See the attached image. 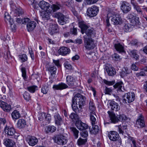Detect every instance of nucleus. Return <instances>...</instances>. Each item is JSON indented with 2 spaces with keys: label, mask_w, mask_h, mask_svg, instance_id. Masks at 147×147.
<instances>
[{
  "label": "nucleus",
  "mask_w": 147,
  "mask_h": 147,
  "mask_svg": "<svg viewBox=\"0 0 147 147\" xmlns=\"http://www.w3.org/2000/svg\"><path fill=\"white\" fill-rule=\"evenodd\" d=\"M90 131L91 134H96L99 131V127L97 125H92L91 128L89 129Z\"/></svg>",
  "instance_id": "473e14b6"
},
{
  "label": "nucleus",
  "mask_w": 147,
  "mask_h": 147,
  "mask_svg": "<svg viewBox=\"0 0 147 147\" xmlns=\"http://www.w3.org/2000/svg\"><path fill=\"white\" fill-rule=\"evenodd\" d=\"M87 141V139H83L81 138H79L77 140V143L79 146L84 145Z\"/></svg>",
  "instance_id": "ea45409f"
},
{
  "label": "nucleus",
  "mask_w": 147,
  "mask_h": 147,
  "mask_svg": "<svg viewBox=\"0 0 147 147\" xmlns=\"http://www.w3.org/2000/svg\"><path fill=\"white\" fill-rule=\"evenodd\" d=\"M98 0H86V2L88 4H91L95 3Z\"/></svg>",
  "instance_id": "774afa93"
},
{
  "label": "nucleus",
  "mask_w": 147,
  "mask_h": 147,
  "mask_svg": "<svg viewBox=\"0 0 147 147\" xmlns=\"http://www.w3.org/2000/svg\"><path fill=\"white\" fill-rule=\"evenodd\" d=\"M65 68L67 69L70 70L73 69V67L71 64L68 61L65 62L64 64Z\"/></svg>",
  "instance_id": "8fccbe9b"
},
{
  "label": "nucleus",
  "mask_w": 147,
  "mask_h": 147,
  "mask_svg": "<svg viewBox=\"0 0 147 147\" xmlns=\"http://www.w3.org/2000/svg\"><path fill=\"white\" fill-rule=\"evenodd\" d=\"M107 113L109 115V117L111 120H109L108 121H107V120H105L104 122V124L105 126H106L107 124H109L111 123H114L113 121H112V119H111V117H112L111 114H113V113L109 111H108Z\"/></svg>",
  "instance_id": "a18cd8bd"
},
{
  "label": "nucleus",
  "mask_w": 147,
  "mask_h": 147,
  "mask_svg": "<svg viewBox=\"0 0 147 147\" xmlns=\"http://www.w3.org/2000/svg\"><path fill=\"white\" fill-rule=\"evenodd\" d=\"M51 12V11H42L41 13V16H42V19L44 20H47L50 18V14Z\"/></svg>",
  "instance_id": "2f4dec72"
},
{
  "label": "nucleus",
  "mask_w": 147,
  "mask_h": 147,
  "mask_svg": "<svg viewBox=\"0 0 147 147\" xmlns=\"http://www.w3.org/2000/svg\"><path fill=\"white\" fill-rule=\"evenodd\" d=\"M21 71L22 72V76L24 79L25 80L26 79V73L25 69L24 67H22L21 69Z\"/></svg>",
  "instance_id": "bf43d9fd"
},
{
  "label": "nucleus",
  "mask_w": 147,
  "mask_h": 147,
  "mask_svg": "<svg viewBox=\"0 0 147 147\" xmlns=\"http://www.w3.org/2000/svg\"><path fill=\"white\" fill-rule=\"evenodd\" d=\"M3 144L7 147H13L15 144V143L11 140L5 139L3 140Z\"/></svg>",
  "instance_id": "bb28decb"
},
{
  "label": "nucleus",
  "mask_w": 147,
  "mask_h": 147,
  "mask_svg": "<svg viewBox=\"0 0 147 147\" xmlns=\"http://www.w3.org/2000/svg\"><path fill=\"white\" fill-rule=\"evenodd\" d=\"M120 8L122 12L125 13L129 12L131 9V6L126 1L122 2Z\"/></svg>",
  "instance_id": "f8f14e48"
},
{
  "label": "nucleus",
  "mask_w": 147,
  "mask_h": 147,
  "mask_svg": "<svg viewBox=\"0 0 147 147\" xmlns=\"http://www.w3.org/2000/svg\"><path fill=\"white\" fill-rule=\"evenodd\" d=\"M113 58L115 59L116 61H120L121 59L120 56L116 53H115L113 55Z\"/></svg>",
  "instance_id": "680f3d73"
},
{
  "label": "nucleus",
  "mask_w": 147,
  "mask_h": 147,
  "mask_svg": "<svg viewBox=\"0 0 147 147\" xmlns=\"http://www.w3.org/2000/svg\"><path fill=\"white\" fill-rule=\"evenodd\" d=\"M53 62L54 63L55 65L57 66L58 67H61V65L59 63V60H55L53 59Z\"/></svg>",
  "instance_id": "e2e57ef3"
},
{
  "label": "nucleus",
  "mask_w": 147,
  "mask_h": 147,
  "mask_svg": "<svg viewBox=\"0 0 147 147\" xmlns=\"http://www.w3.org/2000/svg\"><path fill=\"white\" fill-rule=\"evenodd\" d=\"M26 140L29 144L31 146L35 145L38 142L37 139L34 136H28Z\"/></svg>",
  "instance_id": "aec40b11"
},
{
  "label": "nucleus",
  "mask_w": 147,
  "mask_h": 147,
  "mask_svg": "<svg viewBox=\"0 0 147 147\" xmlns=\"http://www.w3.org/2000/svg\"><path fill=\"white\" fill-rule=\"evenodd\" d=\"M104 91L105 94L111 95L112 93V90L110 88L106 87L104 89Z\"/></svg>",
  "instance_id": "6e6d98bb"
},
{
  "label": "nucleus",
  "mask_w": 147,
  "mask_h": 147,
  "mask_svg": "<svg viewBox=\"0 0 147 147\" xmlns=\"http://www.w3.org/2000/svg\"><path fill=\"white\" fill-rule=\"evenodd\" d=\"M43 116L45 117V121H46V122L47 123L46 124L49 123L51 120V115L49 114H46L45 113H43Z\"/></svg>",
  "instance_id": "c03bdc74"
},
{
  "label": "nucleus",
  "mask_w": 147,
  "mask_h": 147,
  "mask_svg": "<svg viewBox=\"0 0 147 147\" xmlns=\"http://www.w3.org/2000/svg\"><path fill=\"white\" fill-rule=\"evenodd\" d=\"M130 22L131 24L134 27V26L139 25L140 23L139 18L136 17L134 18V19L131 20Z\"/></svg>",
  "instance_id": "a19ab883"
},
{
  "label": "nucleus",
  "mask_w": 147,
  "mask_h": 147,
  "mask_svg": "<svg viewBox=\"0 0 147 147\" xmlns=\"http://www.w3.org/2000/svg\"><path fill=\"white\" fill-rule=\"evenodd\" d=\"M76 125L77 128L80 130L86 129L88 127V126L87 124L80 120L76 121Z\"/></svg>",
  "instance_id": "412c9836"
},
{
  "label": "nucleus",
  "mask_w": 147,
  "mask_h": 147,
  "mask_svg": "<svg viewBox=\"0 0 147 147\" xmlns=\"http://www.w3.org/2000/svg\"><path fill=\"white\" fill-rule=\"evenodd\" d=\"M115 48L119 53L124 52V45L119 43L115 44L114 45Z\"/></svg>",
  "instance_id": "393cba45"
},
{
  "label": "nucleus",
  "mask_w": 147,
  "mask_h": 147,
  "mask_svg": "<svg viewBox=\"0 0 147 147\" xmlns=\"http://www.w3.org/2000/svg\"><path fill=\"white\" fill-rule=\"evenodd\" d=\"M11 116L12 119L16 121L21 117L20 111L19 110H15L11 113Z\"/></svg>",
  "instance_id": "5701e85b"
},
{
  "label": "nucleus",
  "mask_w": 147,
  "mask_h": 147,
  "mask_svg": "<svg viewBox=\"0 0 147 147\" xmlns=\"http://www.w3.org/2000/svg\"><path fill=\"white\" fill-rule=\"evenodd\" d=\"M4 130L7 136L10 138L17 139L20 136L19 134L17 132L15 129L12 127L6 125L4 128Z\"/></svg>",
  "instance_id": "7ed1b4c3"
},
{
  "label": "nucleus",
  "mask_w": 147,
  "mask_h": 147,
  "mask_svg": "<svg viewBox=\"0 0 147 147\" xmlns=\"http://www.w3.org/2000/svg\"><path fill=\"white\" fill-rule=\"evenodd\" d=\"M56 129L55 127L53 125L48 126L45 129V131L47 133H53L55 132Z\"/></svg>",
  "instance_id": "c9c22d12"
},
{
  "label": "nucleus",
  "mask_w": 147,
  "mask_h": 147,
  "mask_svg": "<svg viewBox=\"0 0 147 147\" xmlns=\"http://www.w3.org/2000/svg\"><path fill=\"white\" fill-rule=\"evenodd\" d=\"M70 129L73 133L75 138H78V131L75 127H71Z\"/></svg>",
  "instance_id": "de8ad7c7"
},
{
  "label": "nucleus",
  "mask_w": 147,
  "mask_h": 147,
  "mask_svg": "<svg viewBox=\"0 0 147 147\" xmlns=\"http://www.w3.org/2000/svg\"><path fill=\"white\" fill-rule=\"evenodd\" d=\"M26 125L25 120L23 119H20L18 121L17 123V127L19 129L24 128Z\"/></svg>",
  "instance_id": "7c9ffc66"
},
{
  "label": "nucleus",
  "mask_w": 147,
  "mask_h": 147,
  "mask_svg": "<svg viewBox=\"0 0 147 147\" xmlns=\"http://www.w3.org/2000/svg\"><path fill=\"white\" fill-rule=\"evenodd\" d=\"M73 3V1L72 0H67L65 3V5L69 7L71 6V4Z\"/></svg>",
  "instance_id": "0e129e2a"
},
{
  "label": "nucleus",
  "mask_w": 147,
  "mask_h": 147,
  "mask_svg": "<svg viewBox=\"0 0 147 147\" xmlns=\"http://www.w3.org/2000/svg\"><path fill=\"white\" fill-rule=\"evenodd\" d=\"M132 72L131 69L127 67H124L123 70L120 73V76L122 78H124L130 74Z\"/></svg>",
  "instance_id": "4be33fe9"
},
{
  "label": "nucleus",
  "mask_w": 147,
  "mask_h": 147,
  "mask_svg": "<svg viewBox=\"0 0 147 147\" xmlns=\"http://www.w3.org/2000/svg\"><path fill=\"white\" fill-rule=\"evenodd\" d=\"M108 136L111 140L113 141H118V142L120 144H122L121 140L119 137V134L117 132L114 131H110L108 134Z\"/></svg>",
  "instance_id": "6e6552de"
},
{
  "label": "nucleus",
  "mask_w": 147,
  "mask_h": 147,
  "mask_svg": "<svg viewBox=\"0 0 147 147\" xmlns=\"http://www.w3.org/2000/svg\"><path fill=\"white\" fill-rule=\"evenodd\" d=\"M79 26L81 29V32L82 34L85 33L87 36L90 38H93L95 36V30L92 28L88 29V26L85 24L84 22H79Z\"/></svg>",
  "instance_id": "f03ea898"
},
{
  "label": "nucleus",
  "mask_w": 147,
  "mask_h": 147,
  "mask_svg": "<svg viewBox=\"0 0 147 147\" xmlns=\"http://www.w3.org/2000/svg\"><path fill=\"white\" fill-rule=\"evenodd\" d=\"M123 86V82L120 81L119 82L117 83L114 86V87L115 88H118V91H122L121 88Z\"/></svg>",
  "instance_id": "37998d69"
},
{
  "label": "nucleus",
  "mask_w": 147,
  "mask_h": 147,
  "mask_svg": "<svg viewBox=\"0 0 147 147\" xmlns=\"http://www.w3.org/2000/svg\"><path fill=\"white\" fill-rule=\"evenodd\" d=\"M109 104L112 110L116 111H118L120 110V107L119 104L113 100L111 101Z\"/></svg>",
  "instance_id": "b1692460"
},
{
  "label": "nucleus",
  "mask_w": 147,
  "mask_h": 147,
  "mask_svg": "<svg viewBox=\"0 0 147 147\" xmlns=\"http://www.w3.org/2000/svg\"><path fill=\"white\" fill-rule=\"evenodd\" d=\"M113 15L111 19L112 22L114 25L121 24L122 23V20L121 16L118 14L114 15V14L112 13L111 15Z\"/></svg>",
  "instance_id": "ddd939ff"
},
{
  "label": "nucleus",
  "mask_w": 147,
  "mask_h": 147,
  "mask_svg": "<svg viewBox=\"0 0 147 147\" xmlns=\"http://www.w3.org/2000/svg\"><path fill=\"white\" fill-rule=\"evenodd\" d=\"M84 46L86 50L90 51L93 49L96 45L94 40L92 38L86 37L84 38Z\"/></svg>",
  "instance_id": "39448f33"
},
{
  "label": "nucleus",
  "mask_w": 147,
  "mask_h": 147,
  "mask_svg": "<svg viewBox=\"0 0 147 147\" xmlns=\"http://www.w3.org/2000/svg\"><path fill=\"white\" fill-rule=\"evenodd\" d=\"M47 69L49 72L50 74L51 77L50 78H51V79H52L53 76L54 78V76L56 73L57 69L56 67L54 66H49L47 67Z\"/></svg>",
  "instance_id": "cd10ccee"
},
{
  "label": "nucleus",
  "mask_w": 147,
  "mask_h": 147,
  "mask_svg": "<svg viewBox=\"0 0 147 147\" xmlns=\"http://www.w3.org/2000/svg\"><path fill=\"white\" fill-rule=\"evenodd\" d=\"M135 98L134 92H128L123 96V102L125 103H130L133 101Z\"/></svg>",
  "instance_id": "1a4fd4ad"
},
{
  "label": "nucleus",
  "mask_w": 147,
  "mask_h": 147,
  "mask_svg": "<svg viewBox=\"0 0 147 147\" xmlns=\"http://www.w3.org/2000/svg\"><path fill=\"white\" fill-rule=\"evenodd\" d=\"M68 87V86L63 82H61L57 84H54L53 86V88L55 90H62Z\"/></svg>",
  "instance_id": "dca6fc26"
},
{
  "label": "nucleus",
  "mask_w": 147,
  "mask_h": 147,
  "mask_svg": "<svg viewBox=\"0 0 147 147\" xmlns=\"http://www.w3.org/2000/svg\"><path fill=\"white\" fill-rule=\"evenodd\" d=\"M38 5L40 8L44 11H51V5L48 3L42 0L40 1L38 4Z\"/></svg>",
  "instance_id": "9b49d317"
},
{
  "label": "nucleus",
  "mask_w": 147,
  "mask_h": 147,
  "mask_svg": "<svg viewBox=\"0 0 147 147\" xmlns=\"http://www.w3.org/2000/svg\"><path fill=\"white\" fill-rule=\"evenodd\" d=\"M55 16L58 19V22L60 25H63L68 22L69 18L67 16L64 15L60 12L56 13Z\"/></svg>",
  "instance_id": "423d86ee"
},
{
  "label": "nucleus",
  "mask_w": 147,
  "mask_h": 147,
  "mask_svg": "<svg viewBox=\"0 0 147 147\" xmlns=\"http://www.w3.org/2000/svg\"><path fill=\"white\" fill-rule=\"evenodd\" d=\"M36 26V23L34 21H30L27 24V28L28 32L32 31Z\"/></svg>",
  "instance_id": "c85d7f7f"
},
{
  "label": "nucleus",
  "mask_w": 147,
  "mask_h": 147,
  "mask_svg": "<svg viewBox=\"0 0 147 147\" xmlns=\"http://www.w3.org/2000/svg\"><path fill=\"white\" fill-rule=\"evenodd\" d=\"M58 25L55 23H51L49 26V32L50 34L53 35L58 32Z\"/></svg>",
  "instance_id": "2eb2a0df"
},
{
  "label": "nucleus",
  "mask_w": 147,
  "mask_h": 147,
  "mask_svg": "<svg viewBox=\"0 0 147 147\" xmlns=\"http://www.w3.org/2000/svg\"><path fill=\"white\" fill-rule=\"evenodd\" d=\"M137 123L140 125L141 127H145V125L144 117L140 115L138 117L137 120Z\"/></svg>",
  "instance_id": "a878e982"
},
{
  "label": "nucleus",
  "mask_w": 147,
  "mask_h": 147,
  "mask_svg": "<svg viewBox=\"0 0 147 147\" xmlns=\"http://www.w3.org/2000/svg\"><path fill=\"white\" fill-rule=\"evenodd\" d=\"M4 58L7 60V62H8V61L11 59V58L10 54V52L7 51L6 54H5L4 56Z\"/></svg>",
  "instance_id": "3c124183"
},
{
  "label": "nucleus",
  "mask_w": 147,
  "mask_h": 147,
  "mask_svg": "<svg viewBox=\"0 0 147 147\" xmlns=\"http://www.w3.org/2000/svg\"><path fill=\"white\" fill-rule=\"evenodd\" d=\"M97 116L95 112L90 113V120L92 125H95L96 123Z\"/></svg>",
  "instance_id": "72a5a7b5"
},
{
  "label": "nucleus",
  "mask_w": 147,
  "mask_h": 147,
  "mask_svg": "<svg viewBox=\"0 0 147 147\" xmlns=\"http://www.w3.org/2000/svg\"><path fill=\"white\" fill-rule=\"evenodd\" d=\"M70 33L71 34H73L74 35H76L77 34V30L76 28H75L73 27L72 28L70 29Z\"/></svg>",
  "instance_id": "13d9d810"
},
{
  "label": "nucleus",
  "mask_w": 147,
  "mask_h": 147,
  "mask_svg": "<svg viewBox=\"0 0 147 147\" xmlns=\"http://www.w3.org/2000/svg\"><path fill=\"white\" fill-rule=\"evenodd\" d=\"M111 115V119L114 123H116L121 120L125 121L127 119V116L124 114L116 116L115 114L113 113Z\"/></svg>",
  "instance_id": "9d476101"
},
{
  "label": "nucleus",
  "mask_w": 147,
  "mask_h": 147,
  "mask_svg": "<svg viewBox=\"0 0 147 147\" xmlns=\"http://www.w3.org/2000/svg\"><path fill=\"white\" fill-rule=\"evenodd\" d=\"M18 57L19 59L22 63L25 62L28 60L27 56L25 54H23L19 55Z\"/></svg>",
  "instance_id": "58836bf2"
},
{
  "label": "nucleus",
  "mask_w": 147,
  "mask_h": 147,
  "mask_svg": "<svg viewBox=\"0 0 147 147\" xmlns=\"http://www.w3.org/2000/svg\"><path fill=\"white\" fill-rule=\"evenodd\" d=\"M111 16H112L111 14V13L109 12L107 15V19H106V23L108 26L110 25V24L109 23V18Z\"/></svg>",
  "instance_id": "052dcab7"
},
{
  "label": "nucleus",
  "mask_w": 147,
  "mask_h": 147,
  "mask_svg": "<svg viewBox=\"0 0 147 147\" xmlns=\"http://www.w3.org/2000/svg\"><path fill=\"white\" fill-rule=\"evenodd\" d=\"M6 123V121L5 118L0 117V125H4Z\"/></svg>",
  "instance_id": "338daca9"
},
{
  "label": "nucleus",
  "mask_w": 147,
  "mask_h": 147,
  "mask_svg": "<svg viewBox=\"0 0 147 147\" xmlns=\"http://www.w3.org/2000/svg\"><path fill=\"white\" fill-rule=\"evenodd\" d=\"M133 27L132 25L128 23L125 24L123 27V29L126 32H131L133 30Z\"/></svg>",
  "instance_id": "e433bc0d"
},
{
  "label": "nucleus",
  "mask_w": 147,
  "mask_h": 147,
  "mask_svg": "<svg viewBox=\"0 0 147 147\" xmlns=\"http://www.w3.org/2000/svg\"><path fill=\"white\" fill-rule=\"evenodd\" d=\"M105 69L108 75L109 76H113L116 74L115 69L110 65L107 64L105 66Z\"/></svg>",
  "instance_id": "4468645a"
},
{
  "label": "nucleus",
  "mask_w": 147,
  "mask_h": 147,
  "mask_svg": "<svg viewBox=\"0 0 147 147\" xmlns=\"http://www.w3.org/2000/svg\"><path fill=\"white\" fill-rule=\"evenodd\" d=\"M54 118L55 124L58 127H59L63 123V121L62 119L58 113L55 114L54 115Z\"/></svg>",
  "instance_id": "f3484780"
},
{
  "label": "nucleus",
  "mask_w": 147,
  "mask_h": 147,
  "mask_svg": "<svg viewBox=\"0 0 147 147\" xmlns=\"http://www.w3.org/2000/svg\"><path fill=\"white\" fill-rule=\"evenodd\" d=\"M28 90L30 93H34L38 90V87L36 85H33L27 87Z\"/></svg>",
  "instance_id": "4c0bfd02"
},
{
  "label": "nucleus",
  "mask_w": 147,
  "mask_h": 147,
  "mask_svg": "<svg viewBox=\"0 0 147 147\" xmlns=\"http://www.w3.org/2000/svg\"><path fill=\"white\" fill-rule=\"evenodd\" d=\"M129 54L131 56L136 60H138L139 56L138 55V52L136 50H131L129 51Z\"/></svg>",
  "instance_id": "f704fd0d"
},
{
  "label": "nucleus",
  "mask_w": 147,
  "mask_h": 147,
  "mask_svg": "<svg viewBox=\"0 0 147 147\" xmlns=\"http://www.w3.org/2000/svg\"><path fill=\"white\" fill-rule=\"evenodd\" d=\"M104 82L105 84L109 86L112 85L115 83L114 81H109L106 80H104Z\"/></svg>",
  "instance_id": "69168bd1"
},
{
  "label": "nucleus",
  "mask_w": 147,
  "mask_h": 147,
  "mask_svg": "<svg viewBox=\"0 0 147 147\" xmlns=\"http://www.w3.org/2000/svg\"><path fill=\"white\" fill-rule=\"evenodd\" d=\"M81 137L86 138L88 136V133L87 131H82L80 133Z\"/></svg>",
  "instance_id": "4d7b16f0"
},
{
  "label": "nucleus",
  "mask_w": 147,
  "mask_h": 147,
  "mask_svg": "<svg viewBox=\"0 0 147 147\" xmlns=\"http://www.w3.org/2000/svg\"><path fill=\"white\" fill-rule=\"evenodd\" d=\"M69 117L73 121L76 120L78 119L77 114L74 113H71L70 115H69Z\"/></svg>",
  "instance_id": "5fc2aeb1"
},
{
  "label": "nucleus",
  "mask_w": 147,
  "mask_h": 147,
  "mask_svg": "<svg viewBox=\"0 0 147 147\" xmlns=\"http://www.w3.org/2000/svg\"><path fill=\"white\" fill-rule=\"evenodd\" d=\"M54 142L58 144L63 145L66 144L68 141L67 135H58L53 138Z\"/></svg>",
  "instance_id": "20e7f679"
},
{
  "label": "nucleus",
  "mask_w": 147,
  "mask_h": 147,
  "mask_svg": "<svg viewBox=\"0 0 147 147\" xmlns=\"http://www.w3.org/2000/svg\"><path fill=\"white\" fill-rule=\"evenodd\" d=\"M118 131L120 134H123L124 131L125 130L127 127L126 125H123L121 127L120 125L118 126Z\"/></svg>",
  "instance_id": "09e8293b"
},
{
  "label": "nucleus",
  "mask_w": 147,
  "mask_h": 147,
  "mask_svg": "<svg viewBox=\"0 0 147 147\" xmlns=\"http://www.w3.org/2000/svg\"><path fill=\"white\" fill-rule=\"evenodd\" d=\"M0 107L5 112H8L11 109V106L2 100H0Z\"/></svg>",
  "instance_id": "a211bd4d"
},
{
  "label": "nucleus",
  "mask_w": 147,
  "mask_h": 147,
  "mask_svg": "<svg viewBox=\"0 0 147 147\" xmlns=\"http://www.w3.org/2000/svg\"><path fill=\"white\" fill-rule=\"evenodd\" d=\"M49 90V88L47 86H42L41 89V91L43 94H47Z\"/></svg>",
  "instance_id": "603ef678"
},
{
  "label": "nucleus",
  "mask_w": 147,
  "mask_h": 147,
  "mask_svg": "<svg viewBox=\"0 0 147 147\" xmlns=\"http://www.w3.org/2000/svg\"><path fill=\"white\" fill-rule=\"evenodd\" d=\"M99 11V7L95 5H93L88 8L87 13L89 16L93 17L96 16L98 13Z\"/></svg>",
  "instance_id": "0eeeda50"
},
{
  "label": "nucleus",
  "mask_w": 147,
  "mask_h": 147,
  "mask_svg": "<svg viewBox=\"0 0 147 147\" xmlns=\"http://www.w3.org/2000/svg\"><path fill=\"white\" fill-rule=\"evenodd\" d=\"M61 5L59 4H53L51 6V12L53 11V12H55L57 10L60 9Z\"/></svg>",
  "instance_id": "79ce46f5"
},
{
  "label": "nucleus",
  "mask_w": 147,
  "mask_h": 147,
  "mask_svg": "<svg viewBox=\"0 0 147 147\" xmlns=\"http://www.w3.org/2000/svg\"><path fill=\"white\" fill-rule=\"evenodd\" d=\"M66 82L67 84L71 87H73L74 85L75 79L70 76H68L66 77Z\"/></svg>",
  "instance_id": "c756f323"
},
{
  "label": "nucleus",
  "mask_w": 147,
  "mask_h": 147,
  "mask_svg": "<svg viewBox=\"0 0 147 147\" xmlns=\"http://www.w3.org/2000/svg\"><path fill=\"white\" fill-rule=\"evenodd\" d=\"M70 49L69 48L63 47L58 50V52L60 55L65 56L69 54L70 52Z\"/></svg>",
  "instance_id": "6ab92c4d"
},
{
  "label": "nucleus",
  "mask_w": 147,
  "mask_h": 147,
  "mask_svg": "<svg viewBox=\"0 0 147 147\" xmlns=\"http://www.w3.org/2000/svg\"><path fill=\"white\" fill-rule=\"evenodd\" d=\"M24 99L27 101H29L30 99V94L27 92H25L23 95Z\"/></svg>",
  "instance_id": "864d4df0"
},
{
  "label": "nucleus",
  "mask_w": 147,
  "mask_h": 147,
  "mask_svg": "<svg viewBox=\"0 0 147 147\" xmlns=\"http://www.w3.org/2000/svg\"><path fill=\"white\" fill-rule=\"evenodd\" d=\"M86 100L85 97L79 93L76 94L72 98L71 106L76 113H80L82 111V107L84 105Z\"/></svg>",
  "instance_id": "f257e3e1"
},
{
  "label": "nucleus",
  "mask_w": 147,
  "mask_h": 147,
  "mask_svg": "<svg viewBox=\"0 0 147 147\" xmlns=\"http://www.w3.org/2000/svg\"><path fill=\"white\" fill-rule=\"evenodd\" d=\"M89 109L91 111L90 113L95 112L96 107L94 104L92 102H90L89 104Z\"/></svg>",
  "instance_id": "49530a36"
}]
</instances>
